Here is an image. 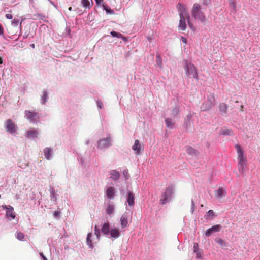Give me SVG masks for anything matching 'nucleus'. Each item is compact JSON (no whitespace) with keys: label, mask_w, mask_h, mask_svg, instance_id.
Listing matches in <instances>:
<instances>
[{"label":"nucleus","mask_w":260,"mask_h":260,"mask_svg":"<svg viewBox=\"0 0 260 260\" xmlns=\"http://www.w3.org/2000/svg\"><path fill=\"white\" fill-rule=\"evenodd\" d=\"M192 16L196 19L199 20L201 22H205L206 20L204 13L201 11V6L198 3H195L191 10Z\"/></svg>","instance_id":"obj_1"},{"label":"nucleus","mask_w":260,"mask_h":260,"mask_svg":"<svg viewBox=\"0 0 260 260\" xmlns=\"http://www.w3.org/2000/svg\"><path fill=\"white\" fill-rule=\"evenodd\" d=\"M174 193V187L172 185L166 187L163 192L161 193L160 199V203L162 205L165 204L171 199Z\"/></svg>","instance_id":"obj_2"},{"label":"nucleus","mask_w":260,"mask_h":260,"mask_svg":"<svg viewBox=\"0 0 260 260\" xmlns=\"http://www.w3.org/2000/svg\"><path fill=\"white\" fill-rule=\"evenodd\" d=\"M185 72L188 77L192 76L197 80H198V75L196 68L192 63L187 61H185Z\"/></svg>","instance_id":"obj_3"},{"label":"nucleus","mask_w":260,"mask_h":260,"mask_svg":"<svg viewBox=\"0 0 260 260\" xmlns=\"http://www.w3.org/2000/svg\"><path fill=\"white\" fill-rule=\"evenodd\" d=\"M177 8L178 10L180 17H186V19H189V14L184 5L181 3H178L177 5Z\"/></svg>","instance_id":"obj_4"},{"label":"nucleus","mask_w":260,"mask_h":260,"mask_svg":"<svg viewBox=\"0 0 260 260\" xmlns=\"http://www.w3.org/2000/svg\"><path fill=\"white\" fill-rule=\"evenodd\" d=\"M6 128L8 132L13 134L16 132L17 126L13 121L9 119L6 121Z\"/></svg>","instance_id":"obj_5"},{"label":"nucleus","mask_w":260,"mask_h":260,"mask_svg":"<svg viewBox=\"0 0 260 260\" xmlns=\"http://www.w3.org/2000/svg\"><path fill=\"white\" fill-rule=\"evenodd\" d=\"M110 137L100 140L98 142V147L104 148L109 147L110 146Z\"/></svg>","instance_id":"obj_6"},{"label":"nucleus","mask_w":260,"mask_h":260,"mask_svg":"<svg viewBox=\"0 0 260 260\" xmlns=\"http://www.w3.org/2000/svg\"><path fill=\"white\" fill-rule=\"evenodd\" d=\"M221 226L219 224H217L213 226L211 228L208 229L205 232V235L206 237H209L214 232H218L221 229Z\"/></svg>","instance_id":"obj_7"},{"label":"nucleus","mask_w":260,"mask_h":260,"mask_svg":"<svg viewBox=\"0 0 260 260\" xmlns=\"http://www.w3.org/2000/svg\"><path fill=\"white\" fill-rule=\"evenodd\" d=\"M213 105V102L211 99H208V100L205 102L201 106V109L202 111L208 110L212 108Z\"/></svg>","instance_id":"obj_8"},{"label":"nucleus","mask_w":260,"mask_h":260,"mask_svg":"<svg viewBox=\"0 0 260 260\" xmlns=\"http://www.w3.org/2000/svg\"><path fill=\"white\" fill-rule=\"evenodd\" d=\"M25 116L28 120L34 121L37 117V113L34 111H26Z\"/></svg>","instance_id":"obj_9"},{"label":"nucleus","mask_w":260,"mask_h":260,"mask_svg":"<svg viewBox=\"0 0 260 260\" xmlns=\"http://www.w3.org/2000/svg\"><path fill=\"white\" fill-rule=\"evenodd\" d=\"M141 149V145L140 144L138 140H135L134 145L132 147V149L135 152L137 155L140 154V151Z\"/></svg>","instance_id":"obj_10"},{"label":"nucleus","mask_w":260,"mask_h":260,"mask_svg":"<svg viewBox=\"0 0 260 260\" xmlns=\"http://www.w3.org/2000/svg\"><path fill=\"white\" fill-rule=\"evenodd\" d=\"M247 159L246 157L238 160V168L240 171L243 172L246 166Z\"/></svg>","instance_id":"obj_11"},{"label":"nucleus","mask_w":260,"mask_h":260,"mask_svg":"<svg viewBox=\"0 0 260 260\" xmlns=\"http://www.w3.org/2000/svg\"><path fill=\"white\" fill-rule=\"evenodd\" d=\"M185 19H186V17H180V22L178 27L182 31L185 30L186 28Z\"/></svg>","instance_id":"obj_12"},{"label":"nucleus","mask_w":260,"mask_h":260,"mask_svg":"<svg viewBox=\"0 0 260 260\" xmlns=\"http://www.w3.org/2000/svg\"><path fill=\"white\" fill-rule=\"evenodd\" d=\"M236 149L237 150L238 154V160L245 157L244 156L243 151L242 150L240 145L236 144L235 146Z\"/></svg>","instance_id":"obj_13"},{"label":"nucleus","mask_w":260,"mask_h":260,"mask_svg":"<svg viewBox=\"0 0 260 260\" xmlns=\"http://www.w3.org/2000/svg\"><path fill=\"white\" fill-rule=\"evenodd\" d=\"M121 226V228L123 229L127 226L128 225V216L127 215L124 214L120 218Z\"/></svg>","instance_id":"obj_14"},{"label":"nucleus","mask_w":260,"mask_h":260,"mask_svg":"<svg viewBox=\"0 0 260 260\" xmlns=\"http://www.w3.org/2000/svg\"><path fill=\"white\" fill-rule=\"evenodd\" d=\"M38 135V132L35 129H30L27 131L26 134V137L27 138L37 137Z\"/></svg>","instance_id":"obj_15"},{"label":"nucleus","mask_w":260,"mask_h":260,"mask_svg":"<svg viewBox=\"0 0 260 260\" xmlns=\"http://www.w3.org/2000/svg\"><path fill=\"white\" fill-rule=\"evenodd\" d=\"M106 195L109 199H113L114 196V188L113 187L108 188L106 191Z\"/></svg>","instance_id":"obj_16"},{"label":"nucleus","mask_w":260,"mask_h":260,"mask_svg":"<svg viewBox=\"0 0 260 260\" xmlns=\"http://www.w3.org/2000/svg\"><path fill=\"white\" fill-rule=\"evenodd\" d=\"M127 202L129 206H133L134 204V196L133 193L131 192H128V197Z\"/></svg>","instance_id":"obj_17"},{"label":"nucleus","mask_w":260,"mask_h":260,"mask_svg":"<svg viewBox=\"0 0 260 260\" xmlns=\"http://www.w3.org/2000/svg\"><path fill=\"white\" fill-rule=\"evenodd\" d=\"M101 231L104 235H108L109 233V223L108 222L105 223L102 227Z\"/></svg>","instance_id":"obj_18"},{"label":"nucleus","mask_w":260,"mask_h":260,"mask_svg":"<svg viewBox=\"0 0 260 260\" xmlns=\"http://www.w3.org/2000/svg\"><path fill=\"white\" fill-rule=\"evenodd\" d=\"M111 237L114 238H117L120 236V231L117 229H112L110 231Z\"/></svg>","instance_id":"obj_19"},{"label":"nucleus","mask_w":260,"mask_h":260,"mask_svg":"<svg viewBox=\"0 0 260 260\" xmlns=\"http://www.w3.org/2000/svg\"><path fill=\"white\" fill-rule=\"evenodd\" d=\"M81 3L84 8H85V9H90V8L91 7L92 5L93 4L92 0H91V3H92L91 5L90 4L89 0H81Z\"/></svg>","instance_id":"obj_20"},{"label":"nucleus","mask_w":260,"mask_h":260,"mask_svg":"<svg viewBox=\"0 0 260 260\" xmlns=\"http://www.w3.org/2000/svg\"><path fill=\"white\" fill-rule=\"evenodd\" d=\"M92 236V233H89L87 235V238H86L87 244L88 245L89 247L90 248H93V245L92 244V239H91Z\"/></svg>","instance_id":"obj_21"},{"label":"nucleus","mask_w":260,"mask_h":260,"mask_svg":"<svg viewBox=\"0 0 260 260\" xmlns=\"http://www.w3.org/2000/svg\"><path fill=\"white\" fill-rule=\"evenodd\" d=\"M44 156L45 158L49 160L52 155V150L50 148H46L44 149Z\"/></svg>","instance_id":"obj_22"},{"label":"nucleus","mask_w":260,"mask_h":260,"mask_svg":"<svg viewBox=\"0 0 260 260\" xmlns=\"http://www.w3.org/2000/svg\"><path fill=\"white\" fill-rule=\"evenodd\" d=\"M8 211H7V215L8 217H10L12 219H14L15 215L13 212V208L10 206L7 208Z\"/></svg>","instance_id":"obj_23"},{"label":"nucleus","mask_w":260,"mask_h":260,"mask_svg":"<svg viewBox=\"0 0 260 260\" xmlns=\"http://www.w3.org/2000/svg\"><path fill=\"white\" fill-rule=\"evenodd\" d=\"M228 110L227 105L224 103L220 104L219 105V111L221 114H225L226 113Z\"/></svg>","instance_id":"obj_24"},{"label":"nucleus","mask_w":260,"mask_h":260,"mask_svg":"<svg viewBox=\"0 0 260 260\" xmlns=\"http://www.w3.org/2000/svg\"><path fill=\"white\" fill-rule=\"evenodd\" d=\"M224 191L221 188H219L217 190L215 191V194L216 198L218 199H221L222 197L223 196Z\"/></svg>","instance_id":"obj_25"},{"label":"nucleus","mask_w":260,"mask_h":260,"mask_svg":"<svg viewBox=\"0 0 260 260\" xmlns=\"http://www.w3.org/2000/svg\"><path fill=\"white\" fill-rule=\"evenodd\" d=\"M215 241L222 247L226 246V243L225 241L221 238H216L215 239Z\"/></svg>","instance_id":"obj_26"},{"label":"nucleus","mask_w":260,"mask_h":260,"mask_svg":"<svg viewBox=\"0 0 260 260\" xmlns=\"http://www.w3.org/2000/svg\"><path fill=\"white\" fill-rule=\"evenodd\" d=\"M186 151L188 154L191 155L196 154V151L192 147L190 146L186 147Z\"/></svg>","instance_id":"obj_27"},{"label":"nucleus","mask_w":260,"mask_h":260,"mask_svg":"<svg viewBox=\"0 0 260 260\" xmlns=\"http://www.w3.org/2000/svg\"><path fill=\"white\" fill-rule=\"evenodd\" d=\"M114 210V207L113 205L109 204L107 209H106V213L110 215L113 213Z\"/></svg>","instance_id":"obj_28"},{"label":"nucleus","mask_w":260,"mask_h":260,"mask_svg":"<svg viewBox=\"0 0 260 260\" xmlns=\"http://www.w3.org/2000/svg\"><path fill=\"white\" fill-rule=\"evenodd\" d=\"M111 174L112 176L113 179L115 180H117L119 178V173L115 170H112L111 172Z\"/></svg>","instance_id":"obj_29"},{"label":"nucleus","mask_w":260,"mask_h":260,"mask_svg":"<svg viewBox=\"0 0 260 260\" xmlns=\"http://www.w3.org/2000/svg\"><path fill=\"white\" fill-rule=\"evenodd\" d=\"M221 135H232L233 134V132L232 130L226 129H223L220 132Z\"/></svg>","instance_id":"obj_30"},{"label":"nucleus","mask_w":260,"mask_h":260,"mask_svg":"<svg viewBox=\"0 0 260 260\" xmlns=\"http://www.w3.org/2000/svg\"><path fill=\"white\" fill-rule=\"evenodd\" d=\"M21 23L22 21L20 22L19 20L18 19L15 18L12 21L11 24L12 26L16 27L18 26L19 24H20V25L21 26Z\"/></svg>","instance_id":"obj_31"},{"label":"nucleus","mask_w":260,"mask_h":260,"mask_svg":"<svg viewBox=\"0 0 260 260\" xmlns=\"http://www.w3.org/2000/svg\"><path fill=\"white\" fill-rule=\"evenodd\" d=\"M110 34L113 37H117L118 38H122L123 36L120 33L117 32L115 31H112L110 32Z\"/></svg>","instance_id":"obj_32"},{"label":"nucleus","mask_w":260,"mask_h":260,"mask_svg":"<svg viewBox=\"0 0 260 260\" xmlns=\"http://www.w3.org/2000/svg\"><path fill=\"white\" fill-rule=\"evenodd\" d=\"M165 123L167 127L170 128H172L173 125V124L172 123V121L170 119L166 118L165 119Z\"/></svg>","instance_id":"obj_33"},{"label":"nucleus","mask_w":260,"mask_h":260,"mask_svg":"<svg viewBox=\"0 0 260 260\" xmlns=\"http://www.w3.org/2000/svg\"><path fill=\"white\" fill-rule=\"evenodd\" d=\"M94 234L96 235L97 238L100 240V232L99 229L98 228L97 225H95L94 226Z\"/></svg>","instance_id":"obj_34"},{"label":"nucleus","mask_w":260,"mask_h":260,"mask_svg":"<svg viewBox=\"0 0 260 260\" xmlns=\"http://www.w3.org/2000/svg\"><path fill=\"white\" fill-rule=\"evenodd\" d=\"M17 238L19 240H22L24 238V235L21 232H18L16 234Z\"/></svg>","instance_id":"obj_35"},{"label":"nucleus","mask_w":260,"mask_h":260,"mask_svg":"<svg viewBox=\"0 0 260 260\" xmlns=\"http://www.w3.org/2000/svg\"><path fill=\"white\" fill-rule=\"evenodd\" d=\"M48 97V93L47 91H43V98H42V103L44 104L45 102L47 101V99Z\"/></svg>","instance_id":"obj_36"},{"label":"nucleus","mask_w":260,"mask_h":260,"mask_svg":"<svg viewBox=\"0 0 260 260\" xmlns=\"http://www.w3.org/2000/svg\"><path fill=\"white\" fill-rule=\"evenodd\" d=\"M179 112V107L176 106L173 110L172 113L173 115L175 116L178 114Z\"/></svg>","instance_id":"obj_37"},{"label":"nucleus","mask_w":260,"mask_h":260,"mask_svg":"<svg viewBox=\"0 0 260 260\" xmlns=\"http://www.w3.org/2000/svg\"><path fill=\"white\" fill-rule=\"evenodd\" d=\"M186 20H187L189 27L191 29H192L193 31H195V28L193 25V24L192 23H191L190 21V18H189V19H186Z\"/></svg>","instance_id":"obj_38"},{"label":"nucleus","mask_w":260,"mask_h":260,"mask_svg":"<svg viewBox=\"0 0 260 260\" xmlns=\"http://www.w3.org/2000/svg\"><path fill=\"white\" fill-rule=\"evenodd\" d=\"M230 6L232 7L235 11H237L236 3L234 2L230 3Z\"/></svg>","instance_id":"obj_39"},{"label":"nucleus","mask_w":260,"mask_h":260,"mask_svg":"<svg viewBox=\"0 0 260 260\" xmlns=\"http://www.w3.org/2000/svg\"><path fill=\"white\" fill-rule=\"evenodd\" d=\"M199 250V245L197 243H194V244H193V251L194 252H198Z\"/></svg>","instance_id":"obj_40"},{"label":"nucleus","mask_w":260,"mask_h":260,"mask_svg":"<svg viewBox=\"0 0 260 260\" xmlns=\"http://www.w3.org/2000/svg\"><path fill=\"white\" fill-rule=\"evenodd\" d=\"M53 215H54V216L55 217H57L60 216V211L59 210L55 211L54 212Z\"/></svg>","instance_id":"obj_41"},{"label":"nucleus","mask_w":260,"mask_h":260,"mask_svg":"<svg viewBox=\"0 0 260 260\" xmlns=\"http://www.w3.org/2000/svg\"><path fill=\"white\" fill-rule=\"evenodd\" d=\"M195 209V205L193 201L191 200V213L192 214Z\"/></svg>","instance_id":"obj_42"},{"label":"nucleus","mask_w":260,"mask_h":260,"mask_svg":"<svg viewBox=\"0 0 260 260\" xmlns=\"http://www.w3.org/2000/svg\"><path fill=\"white\" fill-rule=\"evenodd\" d=\"M194 253H196L197 258H201L202 253L200 250H199L198 252H195Z\"/></svg>","instance_id":"obj_43"},{"label":"nucleus","mask_w":260,"mask_h":260,"mask_svg":"<svg viewBox=\"0 0 260 260\" xmlns=\"http://www.w3.org/2000/svg\"><path fill=\"white\" fill-rule=\"evenodd\" d=\"M208 216H210L211 217H213L214 216V213L213 211L212 210H210L208 212Z\"/></svg>","instance_id":"obj_44"},{"label":"nucleus","mask_w":260,"mask_h":260,"mask_svg":"<svg viewBox=\"0 0 260 260\" xmlns=\"http://www.w3.org/2000/svg\"><path fill=\"white\" fill-rule=\"evenodd\" d=\"M157 62L158 63L159 65L161 67V57L159 55H157Z\"/></svg>","instance_id":"obj_45"},{"label":"nucleus","mask_w":260,"mask_h":260,"mask_svg":"<svg viewBox=\"0 0 260 260\" xmlns=\"http://www.w3.org/2000/svg\"><path fill=\"white\" fill-rule=\"evenodd\" d=\"M6 17L8 19H11L13 18V16L11 14H6Z\"/></svg>","instance_id":"obj_46"},{"label":"nucleus","mask_w":260,"mask_h":260,"mask_svg":"<svg viewBox=\"0 0 260 260\" xmlns=\"http://www.w3.org/2000/svg\"><path fill=\"white\" fill-rule=\"evenodd\" d=\"M105 9L107 13H113V11L110 8L106 9V8H105Z\"/></svg>","instance_id":"obj_47"},{"label":"nucleus","mask_w":260,"mask_h":260,"mask_svg":"<svg viewBox=\"0 0 260 260\" xmlns=\"http://www.w3.org/2000/svg\"><path fill=\"white\" fill-rule=\"evenodd\" d=\"M181 40L183 42V43L184 44H187V39L183 37H181Z\"/></svg>","instance_id":"obj_48"},{"label":"nucleus","mask_w":260,"mask_h":260,"mask_svg":"<svg viewBox=\"0 0 260 260\" xmlns=\"http://www.w3.org/2000/svg\"><path fill=\"white\" fill-rule=\"evenodd\" d=\"M40 255L43 258V260H47V258L44 255L43 253L40 252Z\"/></svg>","instance_id":"obj_49"},{"label":"nucleus","mask_w":260,"mask_h":260,"mask_svg":"<svg viewBox=\"0 0 260 260\" xmlns=\"http://www.w3.org/2000/svg\"><path fill=\"white\" fill-rule=\"evenodd\" d=\"M97 5H100L103 0H95Z\"/></svg>","instance_id":"obj_50"},{"label":"nucleus","mask_w":260,"mask_h":260,"mask_svg":"<svg viewBox=\"0 0 260 260\" xmlns=\"http://www.w3.org/2000/svg\"><path fill=\"white\" fill-rule=\"evenodd\" d=\"M3 34V28L2 25L0 24V35Z\"/></svg>","instance_id":"obj_51"},{"label":"nucleus","mask_w":260,"mask_h":260,"mask_svg":"<svg viewBox=\"0 0 260 260\" xmlns=\"http://www.w3.org/2000/svg\"><path fill=\"white\" fill-rule=\"evenodd\" d=\"M3 63V59L2 58L0 57V64H2Z\"/></svg>","instance_id":"obj_52"},{"label":"nucleus","mask_w":260,"mask_h":260,"mask_svg":"<svg viewBox=\"0 0 260 260\" xmlns=\"http://www.w3.org/2000/svg\"><path fill=\"white\" fill-rule=\"evenodd\" d=\"M30 46H31L32 48H35V44H31V45H30Z\"/></svg>","instance_id":"obj_53"},{"label":"nucleus","mask_w":260,"mask_h":260,"mask_svg":"<svg viewBox=\"0 0 260 260\" xmlns=\"http://www.w3.org/2000/svg\"><path fill=\"white\" fill-rule=\"evenodd\" d=\"M69 11H71L72 10V7H71L69 8Z\"/></svg>","instance_id":"obj_54"},{"label":"nucleus","mask_w":260,"mask_h":260,"mask_svg":"<svg viewBox=\"0 0 260 260\" xmlns=\"http://www.w3.org/2000/svg\"><path fill=\"white\" fill-rule=\"evenodd\" d=\"M241 107V108H243V106L242 105Z\"/></svg>","instance_id":"obj_55"},{"label":"nucleus","mask_w":260,"mask_h":260,"mask_svg":"<svg viewBox=\"0 0 260 260\" xmlns=\"http://www.w3.org/2000/svg\"><path fill=\"white\" fill-rule=\"evenodd\" d=\"M98 105L99 106H101V104H99V103H98Z\"/></svg>","instance_id":"obj_56"},{"label":"nucleus","mask_w":260,"mask_h":260,"mask_svg":"<svg viewBox=\"0 0 260 260\" xmlns=\"http://www.w3.org/2000/svg\"><path fill=\"white\" fill-rule=\"evenodd\" d=\"M98 105L99 106H101V104H99V103H98Z\"/></svg>","instance_id":"obj_57"}]
</instances>
